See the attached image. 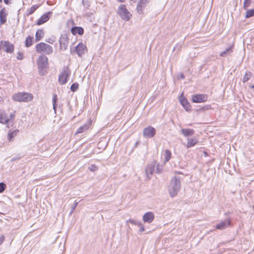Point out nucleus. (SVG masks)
I'll use <instances>...</instances> for the list:
<instances>
[{
  "label": "nucleus",
  "mask_w": 254,
  "mask_h": 254,
  "mask_svg": "<svg viewBox=\"0 0 254 254\" xmlns=\"http://www.w3.org/2000/svg\"><path fill=\"white\" fill-rule=\"evenodd\" d=\"M181 188L180 178L179 177L174 176L171 180L169 186V193L171 197H173L177 195Z\"/></svg>",
  "instance_id": "obj_1"
},
{
  "label": "nucleus",
  "mask_w": 254,
  "mask_h": 254,
  "mask_svg": "<svg viewBox=\"0 0 254 254\" xmlns=\"http://www.w3.org/2000/svg\"><path fill=\"white\" fill-rule=\"evenodd\" d=\"M36 52L37 53L45 55H50L53 52V48L50 45L44 42L37 44L36 46Z\"/></svg>",
  "instance_id": "obj_2"
},
{
  "label": "nucleus",
  "mask_w": 254,
  "mask_h": 254,
  "mask_svg": "<svg viewBox=\"0 0 254 254\" xmlns=\"http://www.w3.org/2000/svg\"><path fill=\"white\" fill-rule=\"evenodd\" d=\"M48 64V58L44 54L40 55L38 59L37 65L39 74L41 75H44L45 74L46 72L44 69L47 67Z\"/></svg>",
  "instance_id": "obj_3"
},
{
  "label": "nucleus",
  "mask_w": 254,
  "mask_h": 254,
  "mask_svg": "<svg viewBox=\"0 0 254 254\" xmlns=\"http://www.w3.org/2000/svg\"><path fill=\"white\" fill-rule=\"evenodd\" d=\"M33 98V95L28 92H19L12 96V99L13 100L20 102H28L31 101Z\"/></svg>",
  "instance_id": "obj_4"
},
{
  "label": "nucleus",
  "mask_w": 254,
  "mask_h": 254,
  "mask_svg": "<svg viewBox=\"0 0 254 254\" xmlns=\"http://www.w3.org/2000/svg\"><path fill=\"white\" fill-rule=\"evenodd\" d=\"M71 71L68 66H64L62 73L59 76V82L62 84L64 85L67 83L68 81V77L70 76Z\"/></svg>",
  "instance_id": "obj_5"
},
{
  "label": "nucleus",
  "mask_w": 254,
  "mask_h": 254,
  "mask_svg": "<svg viewBox=\"0 0 254 254\" xmlns=\"http://www.w3.org/2000/svg\"><path fill=\"white\" fill-rule=\"evenodd\" d=\"M118 13L123 20L126 21H128L131 16V13L126 8V5L124 4H122L120 6Z\"/></svg>",
  "instance_id": "obj_6"
},
{
  "label": "nucleus",
  "mask_w": 254,
  "mask_h": 254,
  "mask_svg": "<svg viewBox=\"0 0 254 254\" xmlns=\"http://www.w3.org/2000/svg\"><path fill=\"white\" fill-rule=\"evenodd\" d=\"M87 50L86 46L82 43H79L73 50H70V54H72L74 53L77 54L78 56L81 58L84 55L85 50Z\"/></svg>",
  "instance_id": "obj_7"
},
{
  "label": "nucleus",
  "mask_w": 254,
  "mask_h": 254,
  "mask_svg": "<svg viewBox=\"0 0 254 254\" xmlns=\"http://www.w3.org/2000/svg\"><path fill=\"white\" fill-rule=\"evenodd\" d=\"M156 134V129L152 126L145 127L143 130V135L145 138H150L154 136Z\"/></svg>",
  "instance_id": "obj_8"
},
{
  "label": "nucleus",
  "mask_w": 254,
  "mask_h": 254,
  "mask_svg": "<svg viewBox=\"0 0 254 254\" xmlns=\"http://www.w3.org/2000/svg\"><path fill=\"white\" fill-rule=\"evenodd\" d=\"M208 96L206 94H194L191 97L192 102L193 103H203L207 100Z\"/></svg>",
  "instance_id": "obj_9"
},
{
  "label": "nucleus",
  "mask_w": 254,
  "mask_h": 254,
  "mask_svg": "<svg viewBox=\"0 0 254 254\" xmlns=\"http://www.w3.org/2000/svg\"><path fill=\"white\" fill-rule=\"evenodd\" d=\"M69 39L65 34L62 35L59 40L60 47L63 51H65L68 44Z\"/></svg>",
  "instance_id": "obj_10"
},
{
  "label": "nucleus",
  "mask_w": 254,
  "mask_h": 254,
  "mask_svg": "<svg viewBox=\"0 0 254 254\" xmlns=\"http://www.w3.org/2000/svg\"><path fill=\"white\" fill-rule=\"evenodd\" d=\"M53 12L52 11H48L43 14L38 20L36 24L37 25H41L47 21H48L51 17Z\"/></svg>",
  "instance_id": "obj_11"
},
{
  "label": "nucleus",
  "mask_w": 254,
  "mask_h": 254,
  "mask_svg": "<svg viewBox=\"0 0 254 254\" xmlns=\"http://www.w3.org/2000/svg\"><path fill=\"white\" fill-rule=\"evenodd\" d=\"M179 100L181 105L187 111H190L191 110L190 104L188 102L187 99L183 96V93L180 96Z\"/></svg>",
  "instance_id": "obj_12"
},
{
  "label": "nucleus",
  "mask_w": 254,
  "mask_h": 254,
  "mask_svg": "<svg viewBox=\"0 0 254 254\" xmlns=\"http://www.w3.org/2000/svg\"><path fill=\"white\" fill-rule=\"evenodd\" d=\"M1 43L3 45V48H4L3 49L4 51L6 53H13L14 49L13 44L7 41H1Z\"/></svg>",
  "instance_id": "obj_13"
},
{
  "label": "nucleus",
  "mask_w": 254,
  "mask_h": 254,
  "mask_svg": "<svg viewBox=\"0 0 254 254\" xmlns=\"http://www.w3.org/2000/svg\"><path fill=\"white\" fill-rule=\"evenodd\" d=\"M150 0H140L137 3L136 10L139 14H142L143 9L145 8L146 4L149 2Z\"/></svg>",
  "instance_id": "obj_14"
},
{
  "label": "nucleus",
  "mask_w": 254,
  "mask_h": 254,
  "mask_svg": "<svg viewBox=\"0 0 254 254\" xmlns=\"http://www.w3.org/2000/svg\"><path fill=\"white\" fill-rule=\"evenodd\" d=\"M154 217L153 213L149 211L144 214L142 219L144 223H150L153 221Z\"/></svg>",
  "instance_id": "obj_15"
},
{
  "label": "nucleus",
  "mask_w": 254,
  "mask_h": 254,
  "mask_svg": "<svg viewBox=\"0 0 254 254\" xmlns=\"http://www.w3.org/2000/svg\"><path fill=\"white\" fill-rule=\"evenodd\" d=\"M155 167V164L151 163L148 165L145 168V174L148 180L151 179V176L153 174Z\"/></svg>",
  "instance_id": "obj_16"
},
{
  "label": "nucleus",
  "mask_w": 254,
  "mask_h": 254,
  "mask_svg": "<svg viewBox=\"0 0 254 254\" xmlns=\"http://www.w3.org/2000/svg\"><path fill=\"white\" fill-rule=\"evenodd\" d=\"M231 225V221L229 219H225L217 224L215 228L218 230H224Z\"/></svg>",
  "instance_id": "obj_17"
},
{
  "label": "nucleus",
  "mask_w": 254,
  "mask_h": 254,
  "mask_svg": "<svg viewBox=\"0 0 254 254\" xmlns=\"http://www.w3.org/2000/svg\"><path fill=\"white\" fill-rule=\"evenodd\" d=\"M180 132L184 135V136L187 137L193 135L195 132V131L193 129L182 128L180 130Z\"/></svg>",
  "instance_id": "obj_18"
},
{
  "label": "nucleus",
  "mask_w": 254,
  "mask_h": 254,
  "mask_svg": "<svg viewBox=\"0 0 254 254\" xmlns=\"http://www.w3.org/2000/svg\"><path fill=\"white\" fill-rule=\"evenodd\" d=\"M71 32L73 35L78 34L79 35H82L84 33V29L81 27L74 26L71 29Z\"/></svg>",
  "instance_id": "obj_19"
},
{
  "label": "nucleus",
  "mask_w": 254,
  "mask_h": 254,
  "mask_svg": "<svg viewBox=\"0 0 254 254\" xmlns=\"http://www.w3.org/2000/svg\"><path fill=\"white\" fill-rule=\"evenodd\" d=\"M7 13L5 8H3L0 10V24H4L6 21Z\"/></svg>",
  "instance_id": "obj_20"
},
{
  "label": "nucleus",
  "mask_w": 254,
  "mask_h": 254,
  "mask_svg": "<svg viewBox=\"0 0 254 254\" xmlns=\"http://www.w3.org/2000/svg\"><path fill=\"white\" fill-rule=\"evenodd\" d=\"M233 52V46L231 45L229 47H228L224 51L222 52L220 56L222 57H226L227 56L230 55Z\"/></svg>",
  "instance_id": "obj_21"
},
{
  "label": "nucleus",
  "mask_w": 254,
  "mask_h": 254,
  "mask_svg": "<svg viewBox=\"0 0 254 254\" xmlns=\"http://www.w3.org/2000/svg\"><path fill=\"white\" fill-rule=\"evenodd\" d=\"M198 142V140L195 138H188L187 147L190 148L194 146Z\"/></svg>",
  "instance_id": "obj_22"
},
{
  "label": "nucleus",
  "mask_w": 254,
  "mask_h": 254,
  "mask_svg": "<svg viewBox=\"0 0 254 254\" xmlns=\"http://www.w3.org/2000/svg\"><path fill=\"white\" fill-rule=\"evenodd\" d=\"M90 125L89 123H86L81 126L80 127H79L77 130L76 131L75 134H79L82 132H84L86 130L88 129L89 128V126Z\"/></svg>",
  "instance_id": "obj_23"
},
{
  "label": "nucleus",
  "mask_w": 254,
  "mask_h": 254,
  "mask_svg": "<svg viewBox=\"0 0 254 254\" xmlns=\"http://www.w3.org/2000/svg\"><path fill=\"white\" fill-rule=\"evenodd\" d=\"M44 36V32L42 29H38L35 34V41L38 42L40 41Z\"/></svg>",
  "instance_id": "obj_24"
},
{
  "label": "nucleus",
  "mask_w": 254,
  "mask_h": 254,
  "mask_svg": "<svg viewBox=\"0 0 254 254\" xmlns=\"http://www.w3.org/2000/svg\"><path fill=\"white\" fill-rule=\"evenodd\" d=\"M34 38L30 35L28 36L25 41V45L26 47H29L33 45V41Z\"/></svg>",
  "instance_id": "obj_25"
},
{
  "label": "nucleus",
  "mask_w": 254,
  "mask_h": 254,
  "mask_svg": "<svg viewBox=\"0 0 254 254\" xmlns=\"http://www.w3.org/2000/svg\"><path fill=\"white\" fill-rule=\"evenodd\" d=\"M19 132L18 129H15L13 130L12 131L9 132L8 133V138L9 141H11L12 140V139L16 136L18 132Z\"/></svg>",
  "instance_id": "obj_26"
},
{
  "label": "nucleus",
  "mask_w": 254,
  "mask_h": 254,
  "mask_svg": "<svg viewBox=\"0 0 254 254\" xmlns=\"http://www.w3.org/2000/svg\"><path fill=\"white\" fill-rule=\"evenodd\" d=\"M9 119L6 117L5 114H0V123L2 124H6L9 122Z\"/></svg>",
  "instance_id": "obj_27"
},
{
  "label": "nucleus",
  "mask_w": 254,
  "mask_h": 254,
  "mask_svg": "<svg viewBox=\"0 0 254 254\" xmlns=\"http://www.w3.org/2000/svg\"><path fill=\"white\" fill-rule=\"evenodd\" d=\"M172 155L171 152L168 150L166 149L165 151V153L164 154V156H165V162H168L169 160L171 159Z\"/></svg>",
  "instance_id": "obj_28"
},
{
  "label": "nucleus",
  "mask_w": 254,
  "mask_h": 254,
  "mask_svg": "<svg viewBox=\"0 0 254 254\" xmlns=\"http://www.w3.org/2000/svg\"><path fill=\"white\" fill-rule=\"evenodd\" d=\"M38 5H34L30 9L27 10V15H29L33 13L39 7Z\"/></svg>",
  "instance_id": "obj_29"
},
{
  "label": "nucleus",
  "mask_w": 254,
  "mask_h": 254,
  "mask_svg": "<svg viewBox=\"0 0 254 254\" xmlns=\"http://www.w3.org/2000/svg\"><path fill=\"white\" fill-rule=\"evenodd\" d=\"M252 76V73L250 71H246L245 75H244V77L243 78V82L244 83L246 82L250 79V78Z\"/></svg>",
  "instance_id": "obj_30"
},
{
  "label": "nucleus",
  "mask_w": 254,
  "mask_h": 254,
  "mask_svg": "<svg viewBox=\"0 0 254 254\" xmlns=\"http://www.w3.org/2000/svg\"><path fill=\"white\" fill-rule=\"evenodd\" d=\"M58 99V98L57 95L54 94L53 96V99H52V102H53V109L54 110V111L55 113L56 112V109H57V102Z\"/></svg>",
  "instance_id": "obj_31"
},
{
  "label": "nucleus",
  "mask_w": 254,
  "mask_h": 254,
  "mask_svg": "<svg viewBox=\"0 0 254 254\" xmlns=\"http://www.w3.org/2000/svg\"><path fill=\"white\" fill-rule=\"evenodd\" d=\"M127 223H130L133 225H137V226H141V222H139L136 220L133 219H129L127 221Z\"/></svg>",
  "instance_id": "obj_32"
},
{
  "label": "nucleus",
  "mask_w": 254,
  "mask_h": 254,
  "mask_svg": "<svg viewBox=\"0 0 254 254\" xmlns=\"http://www.w3.org/2000/svg\"><path fill=\"white\" fill-rule=\"evenodd\" d=\"M254 16V9H251L247 11L245 16L246 18H248Z\"/></svg>",
  "instance_id": "obj_33"
},
{
  "label": "nucleus",
  "mask_w": 254,
  "mask_h": 254,
  "mask_svg": "<svg viewBox=\"0 0 254 254\" xmlns=\"http://www.w3.org/2000/svg\"><path fill=\"white\" fill-rule=\"evenodd\" d=\"M78 87H79L78 83L77 82H75V83H73V84H71L70 88L72 91L75 92L78 89Z\"/></svg>",
  "instance_id": "obj_34"
},
{
  "label": "nucleus",
  "mask_w": 254,
  "mask_h": 254,
  "mask_svg": "<svg viewBox=\"0 0 254 254\" xmlns=\"http://www.w3.org/2000/svg\"><path fill=\"white\" fill-rule=\"evenodd\" d=\"M56 41V38L55 37H49L46 39L45 41L48 43H50L51 44H53L55 41Z\"/></svg>",
  "instance_id": "obj_35"
},
{
  "label": "nucleus",
  "mask_w": 254,
  "mask_h": 254,
  "mask_svg": "<svg viewBox=\"0 0 254 254\" xmlns=\"http://www.w3.org/2000/svg\"><path fill=\"white\" fill-rule=\"evenodd\" d=\"M78 201H77L76 200H75L74 202V204L72 205V206H71V210H70V214H71L74 211L75 209L76 208V207H77L78 204Z\"/></svg>",
  "instance_id": "obj_36"
},
{
  "label": "nucleus",
  "mask_w": 254,
  "mask_h": 254,
  "mask_svg": "<svg viewBox=\"0 0 254 254\" xmlns=\"http://www.w3.org/2000/svg\"><path fill=\"white\" fill-rule=\"evenodd\" d=\"M6 185L3 182L0 183V193H2L5 190Z\"/></svg>",
  "instance_id": "obj_37"
},
{
  "label": "nucleus",
  "mask_w": 254,
  "mask_h": 254,
  "mask_svg": "<svg viewBox=\"0 0 254 254\" xmlns=\"http://www.w3.org/2000/svg\"><path fill=\"white\" fill-rule=\"evenodd\" d=\"M251 0H245L244 3V8L247 9V8L250 5Z\"/></svg>",
  "instance_id": "obj_38"
},
{
  "label": "nucleus",
  "mask_w": 254,
  "mask_h": 254,
  "mask_svg": "<svg viewBox=\"0 0 254 254\" xmlns=\"http://www.w3.org/2000/svg\"><path fill=\"white\" fill-rule=\"evenodd\" d=\"M89 169L90 170V171L94 172L98 169V167L95 164H92L89 167Z\"/></svg>",
  "instance_id": "obj_39"
},
{
  "label": "nucleus",
  "mask_w": 254,
  "mask_h": 254,
  "mask_svg": "<svg viewBox=\"0 0 254 254\" xmlns=\"http://www.w3.org/2000/svg\"><path fill=\"white\" fill-rule=\"evenodd\" d=\"M211 109V106L209 105H207L206 106H204L202 107V108L199 109V111H205V110H208Z\"/></svg>",
  "instance_id": "obj_40"
},
{
  "label": "nucleus",
  "mask_w": 254,
  "mask_h": 254,
  "mask_svg": "<svg viewBox=\"0 0 254 254\" xmlns=\"http://www.w3.org/2000/svg\"><path fill=\"white\" fill-rule=\"evenodd\" d=\"M16 58L17 60H22L23 59V54L20 52H18L17 56Z\"/></svg>",
  "instance_id": "obj_41"
},
{
  "label": "nucleus",
  "mask_w": 254,
  "mask_h": 254,
  "mask_svg": "<svg viewBox=\"0 0 254 254\" xmlns=\"http://www.w3.org/2000/svg\"><path fill=\"white\" fill-rule=\"evenodd\" d=\"M5 240V237L3 235H1L0 236V245L2 244V243L4 242Z\"/></svg>",
  "instance_id": "obj_42"
},
{
  "label": "nucleus",
  "mask_w": 254,
  "mask_h": 254,
  "mask_svg": "<svg viewBox=\"0 0 254 254\" xmlns=\"http://www.w3.org/2000/svg\"><path fill=\"white\" fill-rule=\"evenodd\" d=\"M139 226L140 227V229H139L140 232H142L144 231L145 228L142 223H141V226Z\"/></svg>",
  "instance_id": "obj_43"
},
{
  "label": "nucleus",
  "mask_w": 254,
  "mask_h": 254,
  "mask_svg": "<svg viewBox=\"0 0 254 254\" xmlns=\"http://www.w3.org/2000/svg\"><path fill=\"white\" fill-rule=\"evenodd\" d=\"M157 169H156V173H158V174L161 173V170L159 168V165H157Z\"/></svg>",
  "instance_id": "obj_44"
},
{
  "label": "nucleus",
  "mask_w": 254,
  "mask_h": 254,
  "mask_svg": "<svg viewBox=\"0 0 254 254\" xmlns=\"http://www.w3.org/2000/svg\"><path fill=\"white\" fill-rule=\"evenodd\" d=\"M11 0H3L4 1V2L6 4H10V1Z\"/></svg>",
  "instance_id": "obj_45"
},
{
  "label": "nucleus",
  "mask_w": 254,
  "mask_h": 254,
  "mask_svg": "<svg viewBox=\"0 0 254 254\" xmlns=\"http://www.w3.org/2000/svg\"><path fill=\"white\" fill-rule=\"evenodd\" d=\"M19 158H15V157H13V158H12L11 159V162H13V161H14L16 160H18Z\"/></svg>",
  "instance_id": "obj_46"
},
{
  "label": "nucleus",
  "mask_w": 254,
  "mask_h": 254,
  "mask_svg": "<svg viewBox=\"0 0 254 254\" xmlns=\"http://www.w3.org/2000/svg\"><path fill=\"white\" fill-rule=\"evenodd\" d=\"M117 1L119 2H121V3H123V2H124L125 1V0H116Z\"/></svg>",
  "instance_id": "obj_47"
},
{
  "label": "nucleus",
  "mask_w": 254,
  "mask_h": 254,
  "mask_svg": "<svg viewBox=\"0 0 254 254\" xmlns=\"http://www.w3.org/2000/svg\"><path fill=\"white\" fill-rule=\"evenodd\" d=\"M14 116H15V115L14 114H12L10 115V117L11 119L13 118L14 117Z\"/></svg>",
  "instance_id": "obj_48"
},
{
  "label": "nucleus",
  "mask_w": 254,
  "mask_h": 254,
  "mask_svg": "<svg viewBox=\"0 0 254 254\" xmlns=\"http://www.w3.org/2000/svg\"><path fill=\"white\" fill-rule=\"evenodd\" d=\"M180 77L182 79H184L185 78V76L183 74H181L180 75Z\"/></svg>",
  "instance_id": "obj_49"
},
{
  "label": "nucleus",
  "mask_w": 254,
  "mask_h": 254,
  "mask_svg": "<svg viewBox=\"0 0 254 254\" xmlns=\"http://www.w3.org/2000/svg\"><path fill=\"white\" fill-rule=\"evenodd\" d=\"M139 143V141H137L135 144V147H137V146L138 145Z\"/></svg>",
  "instance_id": "obj_50"
},
{
  "label": "nucleus",
  "mask_w": 254,
  "mask_h": 254,
  "mask_svg": "<svg viewBox=\"0 0 254 254\" xmlns=\"http://www.w3.org/2000/svg\"><path fill=\"white\" fill-rule=\"evenodd\" d=\"M175 173H178V174H182V173L180 172L175 171Z\"/></svg>",
  "instance_id": "obj_51"
},
{
  "label": "nucleus",
  "mask_w": 254,
  "mask_h": 254,
  "mask_svg": "<svg viewBox=\"0 0 254 254\" xmlns=\"http://www.w3.org/2000/svg\"><path fill=\"white\" fill-rule=\"evenodd\" d=\"M251 87L252 88L254 89V85H252V86H251Z\"/></svg>",
  "instance_id": "obj_52"
},
{
  "label": "nucleus",
  "mask_w": 254,
  "mask_h": 254,
  "mask_svg": "<svg viewBox=\"0 0 254 254\" xmlns=\"http://www.w3.org/2000/svg\"><path fill=\"white\" fill-rule=\"evenodd\" d=\"M1 46L0 45V50H1Z\"/></svg>",
  "instance_id": "obj_53"
},
{
  "label": "nucleus",
  "mask_w": 254,
  "mask_h": 254,
  "mask_svg": "<svg viewBox=\"0 0 254 254\" xmlns=\"http://www.w3.org/2000/svg\"><path fill=\"white\" fill-rule=\"evenodd\" d=\"M2 2V0H0V2Z\"/></svg>",
  "instance_id": "obj_54"
}]
</instances>
